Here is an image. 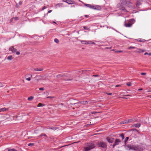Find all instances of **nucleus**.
Masks as SVG:
<instances>
[{
	"label": "nucleus",
	"mask_w": 151,
	"mask_h": 151,
	"mask_svg": "<svg viewBox=\"0 0 151 151\" xmlns=\"http://www.w3.org/2000/svg\"><path fill=\"white\" fill-rule=\"evenodd\" d=\"M95 147V145L92 143H88L86 145V146L84 147V151H90Z\"/></svg>",
	"instance_id": "f257e3e1"
},
{
	"label": "nucleus",
	"mask_w": 151,
	"mask_h": 151,
	"mask_svg": "<svg viewBox=\"0 0 151 151\" xmlns=\"http://www.w3.org/2000/svg\"><path fill=\"white\" fill-rule=\"evenodd\" d=\"M135 20L133 19H130L128 22H125L124 26L126 27H130L132 26Z\"/></svg>",
	"instance_id": "f03ea898"
},
{
	"label": "nucleus",
	"mask_w": 151,
	"mask_h": 151,
	"mask_svg": "<svg viewBox=\"0 0 151 151\" xmlns=\"http://www.w3.org/2000/svg\"><path fill=\"white\" fill-rule=\"evenodd\" d=\"M133 148L134 151H142L143 150L142 148L138 145H134Z\"/></svg>",
	"instance_id": "7ed1b4c3"
},
{
	"label": "nucleus",
	"mask_w": 151,
	"mask_h": 151,
	"mask_svg": "<svg viewBox=\"0 0 151 151\" xmlns=\"http://www.w3.org/2000/svg\"><path fill=\"white\" fill-rule=\"evenodd\" d=\"M136 120L134 119H130L128 120H126L122 121L120 123V124H128L131 122H134Z\"/></svg>",
	"instance_id": "20e7f679"
},
{
	"label": "nucleus",
	"mask_w": 151,
	"mask_h": 151,
	"mask_svg": "<svg viewBox=\"0 0 151 151\" xmlns=\"http://www.w3.org/2000/svg\"><path fill=\"white\" fill-rule=\"evenodd\" d=\"M134 145H132L130 144H128L126 145H125V149L127 150H133V148Z\"/></svg>",
	"instance_id": "39448f33"
},
{
	"label": "nucleus",
	"mask_w": 151,
	"mask_h": 151,
	"mask_svg": "<svg viewBox=\"0 0 151 151\" xmlns=\"http://www.w3.org/2000/svg\"><path fill=\"white\" fill-rule=\"evenodd\" d=\"M98 146L102 148H105L106 147L107 145L106 143L104 142H100L98 143Z\"/></svg>",
	"instance_id": "423d86ee"
},
{
	"label": "nucleus",
	"mask_w": 151,
	"mask_h": 151,
	"mask_svg": "<svg viewBox=\"0 0 151 151\" xmlns=\"http://www.w3.org/2000/svg\"><path fill=\"white\" fill-rule=\"evenodd\" d=\"M79 104H81L83 105H86L88 104V102L86 101H82L77 103H75L73 104L74 105H76Z\"/></svg>",
	"instance_id": "0eeeda50"
},
{
	"label": "nucleus",
	"mask_w": 151,
	"mask_h": 151,
	"mask_svg": "<svg viewBox=\"0 0 151 151\" xmlns=\"http://www.w3.org/2000/svg\"><path fill=\"white\" fill-rule=\"evenodd\" d=\"M32 77V75L30 74H27L25 76V78L26 80L28 81H30L31 80V78Z\"/></svg>",
	"instance_id": "6e6552de"
},
{
	"label": "nucleus",
	"mask_w": 151,
	"mask_h": 151,
	"mask_svg": "<svg viewBox=\"0 0 151 151\" xmlns=\"http://www.w3.org/2000/svg\"><path fill=\"white\" fill-rule=\"evenodd\" d=\"M121 142L120 140L119 139H116L115 140L114 144L113 145V147H114V146L117 145H118L119 143Z\"/></svg>",
	"instance_id": "1a4fd4ad"
},
{
	"label": "nucleus",
	"mask_w": 151,
	"mask_h": 151,
	"mask_svg": "<svg viewBox=\"0 0 151 151\" xmlns=\"http://www.w3.org/2000/svg\"><path fill=\"white\" fill-rule=\"evenodd\" d=\"M9 50L11 51L12 52L14 53L16 52L17 50L15 49L13 46H11L9 48Z\"/></svg>",
	"instance_id": "9d476101"
},
{
	"label": "nucleus",
	"mask_w": 151,
	"mask_h": 151,
	"mask_svg": "<svg viewBox=\"0 0 151 151\" xmlns=\"http://www.w3.org/2000/svg\"><path fill=\"white\" fill-rule=\"evenodd\" d=\"M137 50H136L135 52L137 53H140L141 52H144L145 51L144 50L138 48H136Z\"/></svg>",
	"instance_id": "9b49d317"
},
{
	"label": "nucleus",
	"mask_w": 151,
	"mask_h": 151,
	"mask_svg": "<svg viewBox=\"0 0 151 151\" xmlns=\"http://www.w3.org/2000/svg\"><path fill=\"white\" fill-rule=\"evenodd\" d=\"M63 6V4L62 3L56 4L55 5L56 8H57L59 7H61Z\"/></svg>",
	"instance_id": "f8f14e48"
},
{
	"label": "nucleus",
	"mask_w": 151,
	"mask_h": 151,
	"mask_svg": "<svg viewBox=\"0 0 151 151\" xmlns=\"http://www.w3.org/2000/svg\"><path fill=\"white\" fill-rule=\"evenodd\" d=\"M84 5L88 7L89 8H90L93 9H95L94 8V6L93 5H91V4H84Z\"/></svg>",
	"instance_id": "ddd939ff"
},
{
	"label": "nucleus",
	"mask_w": 151,
	"mask_h": 151,
	"mask_svg": "<svg viewBox=\"0 0 151 151\" xmlns=\"http://www.w3.org/2000/svg\"><path fill=\"white\" fill-rule=\"evenodd\" d=\"M43 70V69L41 68H34L33 71H41Z\"/></svg>",
	"instance_id": "4468645a"
},
{
	"label": "nucleus",
	"mask_w": 151,
	"mask_h": 151,
	"mask_svg": "<svg viewBox=\"0 0 151 151\" xmlns=\"http://www.w3.org/2000/svg\"><path fill=\"white\" fill-rule=\"evenodd\" d=\"M64 76H66L64 74H59L57 75L56 76V77L58 78H63Z\"/></svg>",
	"instance_id": "2eb2a0df"
},
{
	"label": "nucleus",
	"mask_w": 151,
	"mask_h": 151,
	"mask_svg": "<svg viewBox=\"0 0 151 151\" xmlns=\"http://www.w3.org/2000/svg\"><path fill=\"white\" fill-rule=\"evenodd\" d=\"M107 140L109 142L112 143L113 141V138H111L108 137L107 138Z\"/></svg>",
	"instance_id": "dca6fc26"
},
{
	"label": "nucleus",
	"mask_w": 151,
	"mask_h": 151,
	"mask_svg": "<svg viewBox=\"0 0 151 151\" xmlns=\"http://www.w3.org/2000/svg\"><path fill=\"white\" fill-rule=\"evenodd\" d=\"M141 125L140 124H134L133 125V126L137 127H139Z\"/></svg>",
	"instance_id": "f3484780"
},
{
	"label": "nucleus",
	"mask_w": 151,
	"mask_h": 151,
	"mask_svg": "<svg viewBox=\"0 0 151 151\" xmlns=\"http://www.w3.org/2000/svg\"><path fill=\"white\" fill-rule=\"evenodd\" d=\"M8 110V109L6 108H2L0 109V112H1L2 111H6Z\"/></svg>",
	"instance_id": "a211bd4d"
},
{
	"label": "nucleus",
	"mask_w": 151,
	"mask_h": 151,
	"mask_svg": "<svg viewBox=\"0 0 151 151\" xmlns=\"http://www.w3.org/2000/svg\"><path fill=\"white\" fill-rule=\"evenodd\" d=\"M81 43L84 44L85 45L87 44V41L84 40H81Z\"/></svg>",
	"instance_id": "6ab92c4d"
},
{
	"label": "nucleus",
	"mask_w": 151,
	"mask_h": 151,
	"mask_svg": "<svg viewBox=\"0 0 151 151\" xmlns=\"http://www.w3.org/2000/svg\"><path fill=\"white\" fill-rule=\"evenodd\" d=\"M91 44H93L94 45L96 44L95 43L91 41H87V44L90 45Z\"/></svg>",
	"instance_id": "aec40b11"
},
{
	"label": "nucleus",
	"mask_w": 151,
	"mask_h": 151,
	"mask_svg": "<svg viewBox=\"0 0 151 151\" xmlns=\"http://www.w3.org/2000/svg\"><path fill=\"white\" fill-rule=\"evenodd\" d=\"M45 106V104H42V103H39L38 104L37 106L38 107H42V106Z\"/></svg>",
	"instance_id": "412c9836"
},
{
	"label": "nucleus",
	"mask_w": 151,
	"mask_h": 151,
	"mask_svg": "<svg viewBox=\"0 0 151 151\" xmlns=\"http://www.w3.org/2000/svg\"><path fill=\"white\" fill-rule=\"evenodd\" d=\"M137 40L139 42H144L146 41L145 40L143 39H137Z\"/></svg>",
	"instance_id": "4be33fe9"
},
{
	"label": "nucleus",
	"mask_w": 151,
	"mask_h": 151,
	"mask_svg": "<svg viewBox=\"0 0 151 151\" xmlns=\"http://www.w3.org/2000/svg\"><path fill=\"white\" fill-rule=\"evenodd\" d=\"M58 128L57 127H49V129H51L53 130H55L57 129Z\"/></svg>",
	"instance_id": "5701e85b"
},
{
	"label": "nucleus",
	"mask_w": 151,
	"mask_h": 151,
	"mask_svg": "<svg viewBox=\"0 0 151 151\" xmlns=\"http://www.w3.org/2000/svg\"><path fill=\"white\" fill-rule=\"evenodd\" d=\"M129 137H126V138H125V139L124 141V142L125 145L126 144V142L128 141V140L129 139Z\"/></svg>",
	"instance_id": "b1692460"
},
{
	"label": "nucleus",
	"mask_w": 151,
	"mask_h": 151,
	"mask_svg": "<svg viewBox=\"0 0 151 151\" xmlns=\"http://www.w3.org/2000/svg\"><path fill=\"white\" fill-rule=\"evenodd\" d=\"M12 58V55H10L8 57L7 59L8 60H11Z\"/></svg>",
	"instance_id": "393cba45"
},
{
	"label": "nucleus",
	"mask_w": 151,
	"mask_h": 151,
	"mask_svg": "<svg viewBox=\"0 0 151 151\" xmlns=\"http://www.w3.org/2000/svg\"><path fill=\"white\" fill-rule=\"evenodd\" d=\"M33 97L31 96L28 98V100L29 101H31L33 99Z\"/></svg>",
	"instance_id": "a878e982"
},
{
	"label": "nucleus",
	"mask_w": 151,
	"mask_h": 151,
	"mask_svg": "<svg viewBox=\"0 0 151 151\" xmlns=\"http://www.w3.org/2000/svg\"><path fill=\"white\" fill-rule=\"evenodd\" d=\"M120 136L121 137L122 139H124V137L123 134H120Z\"/></svg>",
	"instance_id": "bb28decb"
},
{
	"label": "nucleus",
	"mask_w": 151,
	"mask_h": 151,
	"mask_svg": "<svg viewBox=\"0 0 151 151\" xmlns=\"http://www.w3.org/2000/svg\"><path fill=\"white\" fill-rule=\"evenodd\" d=\"M54 40V41L57 43H58L59 42V40L57 38L55 39Z\"/></svg>",
	"instance_id": "cd10ccee"
},
{
	"label": "nucleus",
	"mask_w": 151,
	"mask_h": 151,
	"mask_svg": "<svg viewBox=\"0 0 151 151\" xmlns=\"http://www.w3.org/2000/svg\"><path fill=\"white\" fill-rule=\"evenodd\" d=\"M5 84L3 83L0 82V87H2L4 86Z\"/></svg>",
	"instance_id": "c85d7f7f"
},
{
	"label": "nucleus",
	"mask_w": 151,
	"mask_h": 151,
	"mask_svg": "<svg viewBox=\"0 0 151 151\" xmlns=\"http://www.w3.org/2000/svg\"><path fill=\"white\" fill-rule=\"evenodd\" d=\"M8 151H17L14 149H8Z\"/></svg>",
	"instance_id": "c756f323"
},
{
	"label": "nucleus",
	"mask_w": 151,
	"mask_h": 151,
	"mask_svg": "<svg viewBox=\"0 0 151 151\" xmlns=\"http://www.w3.org/2000/svg\"><path fill=\"white\" fill-rule=\"evenodd\" d=\"M42 136H45V137H46L47 136L46 135V134H41V135H40L39 136V137H42Z\"/></svg>",
	"instance_id": "7c9ffc66"
},
{
	"label": "nucleus",
	"mask_w": 151,
	"mask_h": 151,
	"mask_svg": "<svg viewBox=\"0 0 151 151\" xmlns=\"http://www.w3.org/2000/svg\"><path fill=\"white\" fill-rule=\"evenodd\" d=\"M136 48V47H134L130 46L128 47V49H135Z\"/></svg>",
	"instance_id": "2f4dec72"
},
{
	"label": "nucleus",
	"mask_w": 151,
	"mask_h": 151,
	"mask_svg": "<svg viewBox=\"0 0 151 151\" xmlns=\"http://www.w3.org/2000/svg\"><path fill=\"white\" fill-rule=\"evenodd\" d=\"M144 55H148L149 56H151V53H148L147 52H145L144 54Z\"/></svg>",
	"instance_id": "473e14b6"
},
{
	"label": "nucleus",
	"mask_w": 151,
	"mask_h": 151,
	"mask_svg": "<svg viewBox=\"0 0 151 151\" xmlns=\"http://www.w3.org/2000/svg\"><path fill=\"white\" fill-rule=\"evenodd\" d=\"M34 145V144L33 143H30L28 144V145L29 146H32Z\"/></svg>",
	"instance_id": "72a5a7b5"
},
{
	"label": "nucleus",
	"mask_w": 151,
	"mask_h": 151,
	"mask_svg": "<svg viewBox=\"0 0 151 151\" xmlns=\"http://www.w3.org/2000/svg\"><path fill=\"white\" fill-rule=\"evenodd\" d=\"M62 79H63V80H65V81H71V80H73V79L72 78V79H65L64 78H62Z\"/></svg>",
	"instance_id": "f704fd0d"
},
{
	"label": "nucleus",
	"mask_w": 151,
	"mask_h": 151,
	"mask_svg": "<svg viewBox=\"0 0 151 151\" xmlns=\"http://www.w3.org/2000/svg\"><path fill=\"white\" fill-rule=\"evenodd\" d=\"M115 52H116V53L118 52H123V51H121V50H117V51H115Z\"/></svg>",
	"instance_id": "c9c22d12"
},
{
	"label": "nucleus",
	"mask_w": 151,
	"mask_h": 151,
	"mask_svg": "<svg viewBox=\"0 0 151 151\" xmlns=\"http://www.w3.org/2000/svg\"><path fill=\"white\" fill-rule=\"evenodd\" d=\"M14 19H15V20H17L19 19L18 17H13Z\"/></svg>",
	"instance_id": "e433bc0d"
},
{
	"label": "nucleus",
	"mask_w": 151,
	"mask_h": 151,
	"mask_svg": "<svg viewBox=\"0 0 151 151\" xmlns=\"http://www.w3.org/2000/svg\"><path fill=\"white\" fill-rule=\"evenodd\" d=\"M90 70H83V73H86L87 71H89Z\"/></svg>",
	"instance_id": "4c0bfd02"
},
{
	"label": "nucleus",
	"mask_w": 151,
	"mask_h": 151,
	"mask_svg": "<svg viewBox=\"0 0 151 151\" xmlns=\"http://www.w3.org/2000/svg\"><path fill=\"white\" fill-rule=\"evenodd\" d=\"M83 28L85 29L86 30H88L89 29L86 26H84Z\"/></svg>",
	"instance_id": "58836bf2"
},
{
	"label": "nucleus",
	"mask_w": 151,
	"mask_h": 151,
	"mask_svg": "<svg viewBox=\"0 0 151 151\" xmlns=\"http://www.w3.org/2000/svg\"><path fill=\"white\" fill-rule=\"evenodd\" d=\"M141 74L142 75H145L146 74V73H141Z\"/></svg>",
	"instance_id": "ea45409f"
},
{
	"label": "nucleus",
	"mask_w": 151,
	"mask_h": 151,
	"mask_svg": "<svg viewBox=\"0 0 151 151\" xmlns=\"http://www.w3.org/2000/svg\"><path fill=\"white\" fill-rule=\"evenodd\" d=\"M122 10H124V11H126V10L125 9L124 7H122Z\"/></svg>",
	"instance_id": "a19ab883"
},
{
	"label": "nucleus",
	"mask_w": 151,
	"mask_h": 151,
	"mask_svg": "<svg viewBox=\"0 0 151 151\" xmlns=\"http://www.w3.org/2000/svg\"><path fill=\"white\" fill-rule=\"evenodd\" d=\"M53 98H54V97L48 96L47 97V98H50L51 99H52Z\"/></svg>",
	"instance_id": "79ce46f5"
},
{
	"label": "nucleus",
	"mask_w": 151,
	"mask_h": 151,
	"mask_svg": "<svg viewBox=\"0 0 151 151\" xmlns=\"http://www.w3.org/2000/svg\"><path fill=\"white\" fill-rule=\"evenodd\" d=\"M127 85L128 86H131V84L130 83H127Z\"/></svg>",
	"instance_id": "37998d69"
},
{
	"label": "nucleus",
	"mask_w": 151,
	"mask_h": 151,
	"mask_svg": "<svg viewBox=\"0 0 151 151\" xmlns=\"http://www.w3.org/2000/svg\"><path fill=\"white\" fill-rule=\"evenodd\" d=\"M16 54L17 55H19L20 54V52H16Z\"/></svg>",
	"instance_id": "c03bdc74"
},
{
	"label": "nucleus",
	"mask_w": 151,
	"mask_h": 151,
	"mask_svg": "<svg viewBox=\"0 0 151 151\" xmlns=\"http://www.w3.org/2000/svg\"><path fill=\"white\" fill-rule=\"evenodd\" d=\"M39 89L40 90H43L44 88H39Z\"/></svg>",
	"instance_id": "a18cd8bd"
},
{
	"label": "nucleus",
	"mask_w": 151,
	"mask_h": 151,
	"mask_svg": "<svg viewBox=\"0 0 151 151\" xmlns=\"http://www.w3.org/2000/svg\"><path fill=\"white\" fill-rule=\"evenodd\" d=\"M46 7L45 6H44L42 9V10H44L46 8Z\"/></svg>",
	"instance_id": "49530a36"
},
{
	"label": "nucleus",
	"mask_w": 151,
	"mask_h": 151,
	"mask_svg": "<svg viewBox=\"0 0 151 151\" xmlns=\"http://www.w3.org/2000/svg\"><path fill=\"white\" fill-rule=\"evenodd\" d=\"M93 76L94 77H97L99 76V75H93Z\"/></svg>",
	"instance_id": "de8ad7c7"
},
{
	"label": "nucleus",
	"mask_w": 151,
	"mask_h": 151,
	"mask_svg": "<svg viewBox=\"0 0 151 151\" xmlns=\"http://www.w3.org/2000/svg\"><path fill=\"white\" fill-rule=\"evenodd\" d=\"M147 92H151V90H150V89H147Z\"/></svg>",
	"instance_id": "09e8293b"
},
{
	"label": "nucleus",
	"mask_w": 151,
	"mask_h": 151,
	"mask_svg": "<svg viewBox=\"0 0 151 151\" xmlns=\"http://www.w3.org/2000/svg\"><path fill=\"white\" fill-rule=\"evenodd\" d=\"M13 19H14L13 18H12L11 19H10V22H12Z\"/></svg>",
	"instance_id": "8fccbe9b"
},
{
	"label": "nucleus",
	"mask_w": 151,
	"mask_h": 151,
	"mask_svg": "<svg viewBox=\"0 0 151 151\" xmlns=\"http://www.w3.org/2000/svg\"><path fill=\"white\" fill-rule=\"evenodd\" d=\"M124 96H131L132 95H125Z\"/></svg>",
	"instance_id": "3c124183"
},
{
	"label": "nucleus",
	"mask_w": 151,
	"mask_h": 151,
	"mask_svg": "<svg viewBox=\"0 0 151 151\" xmlns=\"http://www.w3.org/2000/svg\"><path fill=\"white\" fill-rule=\"evenodd\" d=\"M52 10H50L48 11V13H50L51 12H52Z\"/></svg>",
	"instance_id": "603ef678"
},
{
	"label": "nucleus",
	"mask_w": 151,
	"mask_h": 151,
	"mask_svg": "<svg viewBox=\"0 0 151 151\" xmlns=\"http://www.w3.org/2000/svg\"><path fill=\"white\" fill-rule=\"evenodd\" d=\"M107 94L108 95H111L112 94V93H107Z\"/></svg>",
	"instance_id": "864d4df0"
},
{
	"label": "nucleus",
	"mask_w": 151,
	"mask_h": 151,
	"mask_svg": "<svg viewBox=\"0 0 151 151\" xmlns=\"http://www.w3.org/2000/svg\"><path fill=\"white\" fill-rule=\"evenodd\" d=\"M142 90V88H139L138 89V90L139 91H141Z\"/></svg>",
	"instance_id": "5fc2aeb1"
},
{
	"label": "nucleus",
	"mask_w": 151,
	"mask_h": 151,
	"mask_svg": "<svg viewBox=\"0 0 151 151\" xmlns=\"http://www.w3.org/2000/svg\"><path fill=\"white\" fill-rule=\"evenodd\" d=\"M19 4L20 5H21L22 4V2H19Z\"/></svg>",
	"instance_id": "6e6d98bb"
},
{
	"label": "nucleus",
	"mask_w": 151,
	"mask_h": 151,
	"mask_svg": "<svg viewBox=\"0 0 151 151\" xmlns=\"http://www.w3.org/2000/svg\"><path fill=\"white\" fill-rule=\"evenodd\" d=\"M122 98L124 99H127V98L126 97H122Z\"/></svg>",
	"instance_id": "4d7b16f0"
},
{
	"label": "nucleus",
	"mask_w": 151,
	"mask_h": 151,
	"mask_svg": "<svg viewBox=\"0 0 151 151\" xmlns=\"http://www.w3.org/2000/svg\"><path fill=\"white\" fill-rule=\"evenodd\" d=\"M72 1H71V2H68L67 3L68 4H71V2H72Z\"/></svg>",
	"instance_id": "13d9d810"
},
{
	"label": "nucleus",
	"mask_w": 151,
	"mask_h": 151,
	"mask_svg": "<svg viewBox=\"0 0 151 151\" xmlns=\"http://www.w3.org/2000/svg\"><path fill=\"white\" fill-rule=\"evenodd\" d=\"M120 86L119 85H117L116 86V87H118L119 86Z\"/></svg>",
	"instance_id": "bf43d9fd"
},
{
	"label": "nucleus",
	"mask_w": 151,
	"mask_h": 151,
	"mask_svg": "<svg viewBox=\"0 0 151 151\" xmlns=\"http://www.w3.org/2000/svg\"><path fill=\"white\" fill-rule=\"evenodd\" d=\"M111 47H106V48H107V49H109V48L110 49V48H111Z\"/></svg>",
	"instance_id": "052dcab7"
},
{
	"label": "nucleus",
	"mask_w": 151,
	"mask_h": 151,
	"mask_svg": "<svg viewBox=\"0 0 151 151\" xmlns=\"http://www.w3.org/2000/svg\"><path fill=\"white\" fill-rule=\"evenodd\" d=\"M85 16L86 17H88V16L87 15H85Z\"/></svg>",
	"instance_id": "680f3d73"
},
{
	"label": "nucleus",
	"mask_w": 151,
	"mask_h": 151,
	"mask_svg": "<svg viewBox=\"0 0 151 151\" xmlns=\"http://www.w3.org/2000/svg\"><path fill=\"white\" fill-rule=\"evenodd\" d=\"M78 105V104H76V105H75V106H77Z\"/></svg>",
	"instance_id": "e2e57ef3"
},
{
	"label": "nucleus",
	"mask_w": 151,
	"mask_h": 151,
	"mask_svg": "<svg viewBox=\"0 0 151 151\" xmlns=\"http://www.w3.org/2000/svg\"><path fill=\"white\" fill-rule=\"evenodd\" d=\"M60 105H63V104H60Z\"/></svg>",
	"instance_id": "0e129e2a"
},
{
	"label": "nucleus",
	"mask_w": 151,
	"mask_h": 151,
	"mask_svg": "<svg viewBox=\"0 0 151 151\" xmlns=\"http://www.w3.org/2000/svg\"><path fill=\"white\" fill-rule=\"evenodd\" d=\"M112 51H114V50L113 49L111 50Z\"/></svg>",
	"instance_id": "69168bd1"
},
{
	"label": "nucleus",
	"mask_w": 151,
	"mask_h": 151,
	"mask_svg": "<svg viewBox=\"0 0 151 151\" xmlns=\"http://www.w3.org/2000/svg\"><path fill=\"white\" fill-rule=\"evenodd\" d=\"M54 22V23H56L55 22Z\"/></svg>",
	"instance_id": "338daca9"
},
{
	"label": "nucleus",
	"mask_w": 151,
	"mask_h": 151,
	"mask_svg": "<svg viewBox=\"0 0 151 151\" xmlns=\"http://www.w3.org/2000/svg\"><path fill=\"white\" fill-rule=\"evenodd\" d=\"M150 97L151 98V96H150Z\"/></svg>",
	"instance_id": "774afa93"
}]
</instances>
